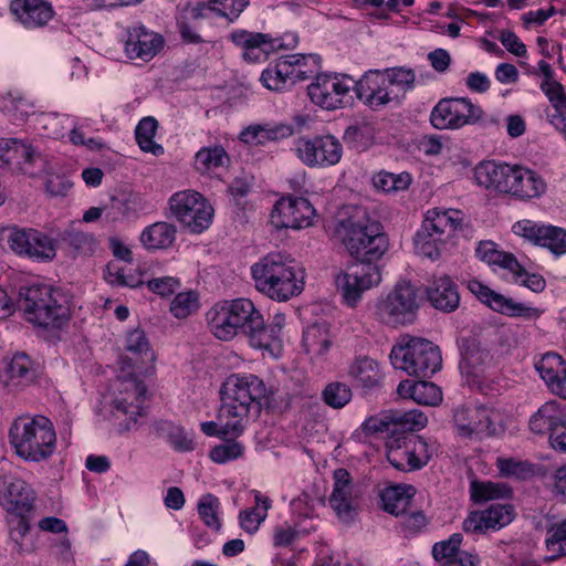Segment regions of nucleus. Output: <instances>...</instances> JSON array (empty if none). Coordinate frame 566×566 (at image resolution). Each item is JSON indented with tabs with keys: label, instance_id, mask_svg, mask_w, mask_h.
<instances>
[{
	"label": "nucleus",
	"instance_id": "48",
	"mask_svg": "<svg viewBox=\"0 0 566 566\" xmlns=\"http://www.w3.org/2000/svg\"><path fill=\"white\" fill-rule=\"evenodd\" d=\"M476 256L488 264L499 265L506 270L518 269V261L512 253L503 252L496 249L492 241L480 242L475 249Z\"/></svg>",
	"mask_w": 566,
	"mask_h": 566
},
{
	"label": "nucleus",
	"instance_id": "40",
	"mask_svg": "<svg viewBox=\"0 0 566 566\" xmlns=\"http://www.w3.org/2000/svg\"><path fill=\"white\" fill-rule=\"evenodd\" d=\"M563 359L558 354L546 353L535 363V368L541 378L547 384L552 391L557 395L562 391V373L565 371Z\"/></svg>",
	"mask_w": 566,
	"mask_h": 566
},
{
	"label": "nucleus",
	"instance_id": "52",
	"mask_svg": "<svg viewBox=\"0 0 566 566\" xmlns=\"http://www.w3.org/2000/svg\"><path fill=\"white\" fill-rule=\"evenodd\" d=\"M219 0H199L185 7V18L190 20L223 18Z\"/></svg>",
	"mask_w": 566,
	"mask_h": 566
},
{
	"label": "nucleus",
	"instance_id": "15",
	"mask_svg": "<svg viewBox=\"0 0 566 566\" xmlns=\"http://www.w3.org/2000/svg\"><path fill=\"white\" fill-rule=\"evenodd\" d=\"M293 151L310 168H327L337 165L343 156V145L334 135L302 136L294 140Z\"/></svg>",
	"mask_w": 566,
	"mask_h": 566
},
{
	"label": "nucleus",
	"instance_id": "46",
	"mask_svg": "<svg viewBox=\"0 0 566 566\" xmlns=\"http://www.w3.org/2000/svg\"><path fill=\"white\" fill-rule=\"evenodd\" d=\"M512 490L505 483L474 480L470 484L471 499L475 503L511 496Z\"/></svg>",
	"mask_w": 566,
	"mask_h": 566
},
{
	"label": "nucleus",
	"instance_id": "42",
	"mask_svg": "<svg viewBox=\"0 0 566 566\" xmlns=\"http://www.w3.org/2000/svg\"><path fill=\"white\" fill-rule=\"evenodd\" d=\"M7 386L20 387L31 384L35 378V370L30 357L25 354H15L6 369Z\"/></svg>",
	"mask_w": 566,
	"mask_h": 566
},
{
	"label": "nucleus",
	"instance_id": "5",
	"mask_svg": "<svg viewBox=\"0 0 566 566\" xmlns=\"http://www.w3.org/2000/svg\"><path fill=\"white\" fill-rule=\"evenodd\" d=\"M19 307L25 321L43 328H61L71 317L66 296L45 283L21 286Z\"/></svg>",
	"mask_w": 566,
	"mask_h": 566
},
{
	"label": "nucleus",
	"instance_id": "13",
	"mask_svg": "<svg viewBox=\"0 0 566 566\" xmlns=\"http://www.w3.org/2000/svg\"><path fill=\"white\" fill-rule=\"evenodd\" d=\"M386 449L389 463L402 472L420 470L432 457V448L419 436L389 437Z\"/></svg>",
	"mask_w": 566,
	"mask_h": 566
},
{
	"label": "nucleus",
	"instance_id": "1",
	"mask_svg": "<svg viewBox=\"0 0 566 566\" xmlns=\"http://www.w3.org/2000/svg\"><path fill=\"white\" fill-rule=\"evenodd\" d=\"M222 405L218 421L222 434L239 437L243 433L251 412L259 415L262 400L269 395L264 381L252 374L230 375L220 388Z\"/></svg>",
	"mask_w": 566,
	"mask_h": 566
},
{
	"label": "nucleus",
	"instance_id": "33",
	"mask_svg": "<svg viewBox=\"0 0 566 566\" xmlns=\"http://www.w3.org/2000/svg\"><path fill=\"white\" fill-rule=\"evenodd\" d=\"M293 134L294 129L291 125L256 124L245 127L240 134V139L245 144L258 146L287 138Z\"/></svg>",
	"mask_w": 566,
	"mask_h": 566
},
{
	"label": "nucleus",
	"instance_id": "30",
	"mask_svg": "<svg viewBox=\"0 0 566 566\" xmlns=\"http://www.w3.org/2000/svg\"><path fill=\"white\" fill-rule=\"evenodd\" d=\"M347 375L355 386L365 391L379 389L384 381L378 363L367 356L355 358L348 366Z\"/></svg>",
	"mask_w": 566,
	"mask_h": 566
},
{
	"label": "nucleus",
	"instance_id": "50",
	"mask_svg": "<svg viewBox=\"0 0 566 566\" xmlns=\"http://www.w3.org/2000/svg\"><path fill=\"white\" fill-rule=\"evenodd\" d=\"M197 509L200 518L207 527L216 531L220 530V501L216 495L211 493L203 494L198 501Z\"/></svg>",
	"mask_w": 566,
	"mask_h": 566
},
{
	"label": "nucleus",
	"instance_id": "20",
	"mask_svg": "<svg viewBox=\"0 0 566 566\" xmlns=\"http://www.w3.org/2000/svg\"><path fill=\"white\" fill-rule=\"evenodd\" d=\"M117 391L113 400L114 415L127 416L123 430L128 431L135 427L137 418L142 416L147 388L142 380L129 377L118 380Z\"/></svg>",
	"mask_w": 566,
	"mask_h": 566
},
{
	"label": "nucleus",
	"instance_id": "61",
	"mask_svg": "<svg viewBox=\"0 0 566 566\" xmlns=\"http://www.w3.org/2000/svg\"><path fill=\"white\" fill-rule=\"evenodd\" d=\"M542 247L549 249L556 255L566 253V230L547 226Z\"/></svg>",
	"mask_w": 566,
	"mask_h": 566
},
{
	"label": "nucleus",
	"instance_id": "10",
	"mask_svg": "<svg viewBox=\"0 0 566 566\" xmlns=\"http://www.w3.org/2000/svg\"><path fill=\"white\" fill-rule=\"evenodd\" d=\"M355 80L340 73H319L307 86L311 101L325 109L333 111L353 103Z\"/></svg>",
	"mask_w": 566,
	"mask_h": 566
},
{
	"label": "nucleus",
	"instance_id": "7",
	"mask_svg": "<svg viewBox=\"0 0 566 566\" xmlns=\"http://www.w3.org/2000/svg\"><path fill=\"white\" fill-rule=\"evenodd\" d=\"M391 365L410 376L429 378L441 368L440 349L432 342L409 337L406 343L394 346L390 353Z\"/></svg>",
	"mask_w": 566,
	"mask_h": 566
},
{
	"label": "nucleus",
	"instance_id": "4",
	"mask_svg": "<svg viewBox=\"0 0 566 566\" xmlns=\"http://www.w3.org/2000/svg\"><path fill=\"white\" fill-rule=\"evenodd\" d=\"M210 332L221 340H230L239 332L243 333L249 344L256 347L264 339L259 334L262 314L249 298H237L214 304L207 312Z\"/></svg>",
	"mask_w": 566,
	"mask_h": 566
},
{
	"label": "nucleus",
	"instance_id": "25",
	"mask_svg": "<svg viewBox=\"0 0 566 566\" xmlns=\"http://www.w3.org/2000/svg\"><path fill=\"white\" fill-rule=\"evenodd\" d=\"M517 165L484 160L474 168V179L480 187L502 195H510Z\"/></svg>",
	"mask_w": 566,
	"mask_h": 566
},
{
	"label": "nucleus",
	"instance_id": "56",
	"mask_svg": "<svg viewBox=\"0 0 566 566\" xmlns=\"http://www.w3.org/2000/svg\"><path fill=\"white\" fill-rule=\"evenodd\" d=\"M198 308V295L191 291L177 294L170 304V312L177 318H186Z\"/></svg>",
	"mask_w": 566,
	"mask_h": 566
},
{
	"label": "nucleus",
	"instance_id": "47",
	"mask_svg": "<svg viewBox=\"0 0 566 566\" xmlns=\"http://www.w3.org/2000/svg\"><path fill=\"white\" fill-rule=\"evenodd\" d=\"M303 345L305 350L313 356L319 357L325 355L331 347L327 327L323 324L308 326L303 334Z\"/></svg>",
	"mask_w": 566,
	"mask_h": 566
},
{
	"label": "nucleus",
	"instance_id": "11",
	"mask_svg": "<svg viewBox=\"0 0 566 566\" xmlns=\"http://www.w3.org/2000/svg\"><path fill=\"white\" fill-rule=\"evenodd\" d=\"M484 112L469 97L441 98L430 114L431 125L440 130H457L482 122Z\"/></svg>",
	"mask_w": 566,
	"mask_h": 566
},
{
	"label": "nucleus",
	"instance_id": "54",
	"mask_svg": "<svg viewBox=\"0 0 566 566\" xmlns=\"http://www.w3.org/2000/svg\"><path fill=\"white\" fill-rule=\"evenodd\" d=\"M126 349L138 356L142 363H153L155 354L151 350L146 334L142 329H134L127 334Z\"/></svg>",
	"mask_w": 566,
	"mask_h": 566
},
{
	"label": "nucleus",
	"instance_id": "6",
	"mask_svg": "<svg viewBox=\"0 0 566 566\" xmlns=\"http://www.w3.org/2000/svg\"><path fill=\"white\" fill-rule=\"evenodd\" d=\"M9 439L15 453L30 462L45 461L56 449L54 426L41 415L17 418L10 426Z\"/></svg>",
	"mask_w": 566,
	"mask_h": 566
},
{
	"label": "nucleus",
	"instance_id": "38",
	"mask_svg": "<svg viewBox=\"0 0 566 566\" xmlns=\"http://www.w3.org/2000/svg\"><path fill=\"white\" fill-rule=\"evenodd\" d=\"M413 495L415 488L407 484L391 485L380 492L384 510L396 516L406 514L410 507Z\"/></svg>",
	"mask_w": 566,
	"mask_h": 566
},
{
	"label": "nucleus",
	"instance_id": "27",
	"mask_svg": "<svg viewBox=\"0 0 566 566\" xmlns=\"http://www.w3.org/2000/svg\"><path fill=\"white\" fill-rule=\"evenodd\" d=\"M333 478L334 488L329 497L331 506L344 523H349L356 514L350 474L346 469L339 468L334 471Z\"/></svg>",
	"mask_w": 566,
	"mask_h": 566
},
{
	"label": "nucleus",
	"instance_id": "9",
	"mask_svg": "<svg viewBox=\"0 0 566 566\" xmlns=\"http://www.w3.org/2000/svg\"><path fill=\"white\" fill-rule=\"evenodd\" d=\"M421 301L422 294L417 285L409 281H399L378 301L377 318L392 327L410 324L416 318Z\"/></svg>",
	"mask_w": 566,
	"mask_h": 566
},
{
	"label": "nucleus",
	"instance_id": "60",
	"mask_svg": "<svg viewBox=\"0 0 566 566\" xmlns=\"http://www.w3.org/2000/svg\"><path fill=\"white\" fill-rule=\"evenodd\" d=\"M269 34L260 32H250L247 30L233 31L230 35L232 42L242 49L243 52H248L258 44H264L265 41L270 40Z\"/></svg>",
	"mask_w": 566,
	"mask_h": 566
},
{
	"label": "nucleus",
	"instance_id": "31",
	"mask_svg": "<svg viewBox=\"0 0 566 566\" xmlns=\"http://www.w3.org/2000/svg\"><path fill=\"white\" fill-rule=\"evenodd\" d=\"M566 419V406L556 400H549L542 405L528 421L530 429L536 434L548 437Z\"/></svg>",
	"mask_w": 566,
	"mask_h": 566
},
{
	"label": "nucleus",
	"instance_id": "17",
	"mask_svg": "<svg viewBox=\"0 0 566 566\" xmlns=\"http://www.w3.org/2000/svg\"><path fill=\"white\" fill-rule=\"evenodd\" d=\"M467 287L491 310L509 317L522 318L524 321H536L544 313L543 308L532 306L527 303L516 302L511 297H506L505 295L491 290L489 286L475 279L469 280L467 282Z\"/></svg>",
	"mask_w": 566,
	"mask_h": 566
},
{
	"label": "nucleus",
	"instance_id": "51",
	"mask_svg": "<svg viewBox=\"0 0 566 566\" xmlns=\"http://www.w3.org/2000/svg\"><path fill=\"white\" fill-rule=\"evenodd\" d=\"M353 397L352 388L340 381H332L322 391V400L333 409L344 408Z\"/></svg>",
	"mask_w": 566,
	"mask_h": 566
},
{
	"label": "nucleus",
	"instance_id": "49",
	"mask_svg": "<svg viewBox=\"0 0 566 566\" xmlns=\"http://www.w3.org/2000/svg\"><path fill=\"white\" fill-rule=\"evenodd\" d=\"M545 545L551 556L549 560L566 556V517L553 523L546 531Z\"/></svg>",
	"mask_w": 566,
	"mask_h": 566
},
{
	"label": "nucleus",
	"instance_id": "64",
	"mask_svg": "<svg viewBox=\"0 0 566 566\" xmlns=\"http://www.w3.org/2000/svg\"><path fill=\"white\" fill-rule=\"evenodd\" d=\"M264 520L265 512L260 511L258 506L241 511L239 514L240 525L249 534L255 533Z\"/></svg>",
	"mask_w": 566,
	"mask_h": 566
},
{
	"label": "nucleus",
	"instance_id": "21",
	"mask_svg": "<svg viewBox=\"0 0 566 566\" xmlns=\"http://www.w3.org/2000/svg\"><path fill=\"white\" fill-rule=\"evenodd\" d=\"M314 216L315 209L308 199L289 197L275 203L271 212V222L279 229H302L312 224Z\"/></svg>",
	"mask_w": 566,
	"mask_h": 566
},
{
	"label": "nucleus",
	"instance_id": "26",
	"mask_svg": "<svg viewBox=\"0 0 566 566\" xmlns=\"http://www.w3.org/2000/svg\"><path fill=\"white\" fill-rule=\"evenodd\" d=\"M354 94L371 108H377L391 101L388 77L379 70H369L355 80Z\"/></svg>",
	"mask_w": 566,
	"mask_h": 566
},
{
	"label": "nucleus",
	"instance_id": "55",
	"mask_svg": "<svg viewBox=\"0 0 566 566\" xmlns=\"http://www.w3.org/2000/svg\"><path fill=\"white\" fill-rule=\"evenodd\" d=\"M285 323V316L283 314H276L274 316L273 323L266 325L264 318L262 317V326L260 327L259 334L264 337L261 340L262 344H256L258 349H270L272 350L276 347L281 342V331Z\"/></svg>",
	"mask_w": 566,
	"mask_h": 566
},
{
	"label": "nucleus",
	"instance_id": "18",
	"mask_svg": "<svg viewBox=\"0 0 566 566\" xmlns=\"http://www.w3.org/2000/svg\"><path fill=\"white\" fill-rule=\"evenodd\" d=\"M427 422V416L418 409H391L377 418H369L364 423V429L370 433L380 432L397 437L407 431L420 430L426 427Z\"/></svg>",
	"mask_w": 566,
	"mask_h": 566
},
{
	"label": "nucleus",
	"instance_id": "63",
	"mask_svg": "<svg viewBox=\"0 0 566 566\" xmlns=\"http://www.w3.org/2000/svg\"><path fill=\"white\" fill-rule=\"evenodd\" d=\"M168 441L171 447L181 452L192 451L195 449V441L191 433L185 431L184 428L169 426Z\"/></svg>",
	"mask_w": 566,
	"mask_h": 566
},
{
	"label": "nucleus",
	"instance_id": "28",
	"mask_svg": "<svg viewBox=\"0 0 566 566\" xmlns=\"http://www.w3.org/2000/svg\"><path fill=\"white\" fill-rule=\"evenodd\" d=\"M10 11L27 29L43 28L54 15L51 3L44 0H12Z\"/></svg>",
	"mask_w": 566,
	"mask_h": 566
},
{
	"label": "nucleus",
	"instance_id": "14",
	"mask_svg": "<svg viewBox=\"0 0 566 566\" xmlns=\"http://www.w3.org/2000/svg\"><path fill=\"white\" fill-rule=\"evenodd\" d=\"M11 251L20 256L49 262L56 256L55 241L48 234L32 228H8L0 232Z\"/></svg>",
	"mask_w": 566,
	"mask_h": 566
},
{
	"label": "nucleus",
	"instance_id": "24",
	"mask_svg": "<svg viewBox=\"0 0 566 566\" xmlns=\"http://www.w3.org/2000/svg\"><path fill=\"white\" fill-rule=\"evenodd\" d=\"M163 35L144 25H135L127 29L124 42V52L129 60H153L164 48Z\"/></svg>",
	"mask_w": 566,
	"mask_h": 566
},
{
	"label": "nucleus",
	"instance_id": "2",
	"mask_svg": "<svg viewBox=\"0 0 566 566\" xmlns=\"http://www.w3.org/2000/svg\"><path fill=\"white\" fill-rule=\"evenodd\" d=\"M255 289L268 297L283 302L304 290V269L291 256L271 252L251 266Z\"/></svg>",
	"mask_w": 566,
	"mask_h": 566
},
{
	"label": "nucleus",
	"instance_id": "23",
	"mask_svg": "<svg viewBox=\"0 0 566 566\" xmlns=\"http://www.w3.org/2000/svg\"><path fill=\"white\" fill-rule=\"evenodd\" d=\"M0 161L6 166H18L25 174L35 175L31 167L38 171L45 169V160L40 151L17 138L0 139Z\"/></svg>",
	"mask_w": 566,
	"mask_h": 566
},
{
	"label": "nucleus",
	"instance_id": "35",
	"mask_svg": "<svg viewBox=\"0 0 566 566\" xmlns=\"http://www.w3.org/2000/svg\"><path fill=\"white\" fill-rule=\"evenodd\" d=\"M34 499V492L25 481L13 479L7 486L2 505L8 512L23 515L32 509Z\"/></svg>",
	"mask_w": 566,
	"mask_h": 566
},
{
	"label": "nucleus",
	"instance_id": "39",
	"mask_svg": "<svg viewBox=\"0 0 566 566\" xmlns=\"http://www.w3.org/2000/svg\"><path fill=\"white\" fill-rule=\"evenodd\" d=\"M290 66L289 72L293 84L316 77L321 70V57L317 54H289L283 56Z\"/></svg>",
	"mask_w": 566,
	"mask_h": 566
},
{
	"label": "nucleus",
	"instance_id": "29",
	"mask_svg": "<svg viewBox=\"0 0 566 566\" xmlns=\"http://www.w3.org/2000/svg\"><path fill=\"white\" fill-rule=\"evenodd\" d=\"M460 533L452 534L448 539L432 546V556L440 566H476L478 556L460 548L462 543Z\"/></svg>",
	"mask_w": 566,
	"mask_h": 566
},
{
	"label": "nucleus",
	"instance_id": "41",
	"mask_svg": "<svg viewBox=\"0 0 566 566\" xmlns=\"http://www.w3.org/2000/svg\"><path fill=\"white\" fill-rule=\"evenodd\" d=\"M176 239L175 226L167 222H156L145 228L140 234L142 244L148 250L169 248Z\"/></svg>",
	"mask_w": 566,
	"mask_h": 566
},
{
	"label": "nucleus",
	"instance_id": "45",
	"mask_svg": "<svg viewBox=\"0 0 566 566\" xmlns=\"http://www.w3.org/2000/svg\"><path fill=\"white\" fill-rule=\"evenodd\" d=\"M289 67L282 56L274 65H270L262 72L260 81L271 91L287 90L294 85L290 76Z\"/></svg>",
	"mask_w": 566,
	"mask_h": 566
},
{
	"label": "nucleus",
	"instance_id": "59",
	"mask_svg": "<svg viewBox=\"0 0 566 566\" xmlns=\"http://www.w3.org/2000/svg\"><path fill=\"white\" fill-rule=\"evenodd\" d=\"M486 522L491 530H499L507 525L513 520V507L511 505H491L484 510Z\"/></svg>",
	"mask_w": 566,
	"mask_h": 566
},
{
	"label": "nucleus",
	"instance_id": "19",
	"mask_svg": "<svg viewBox=\"0 0 566 566\" xmlns=\"http://www.w3.org/2000/svg\"><path fill=\"white\" fill-rule=\"evenodd\" d=\"M496 413L485 406H461L454 410L453 420L460 436L482 439L496 433Z\"/></svg>",
	"mask_w": 566,
	"mask_h": 566
},
{
	"label": "nucleus",
	"instance_id": "43",
	"mask_svg": "<svg viewBox=\"0 0 566 566\" xmlns=\"http://www.w3.org/2000/svg\"><path fill=\"white\" fill-rule=\"evenodd\" d=\"M230 157L221 145L202 147L195 156V168L200 174H209L212 170L229 164Z\"/></svg>",
	"mask_w": 566,
	"mask_h": 566
},
{
	"label": "nucleus",
	"instance_id": "3",
	"mask_svg": "<svg viewBox=\"0 0 566 566\" xmlns=\"http://www.w3.org/2000/svg\"><path fill=\"white\" fill-rule=\"evenodd\" d=\"M336 232L356 263L377 264L389 248L382 224L365 209L339 221Z\"/></svg>",
	"mask_w": 566,
	"mask_h": 566
},
{
	"label": "nucleus",
	"instance_id": "37",
	"mask_svg": "<svg viewBox=\"0 0 566 566\" xmlns=\"http://www.w3.org/2000/svg\"><path fill=\"white\" fill-rule=\"evenodd\" d=\"M57 240L70 249L74 258L92 255L98 248V241L93 233L84 232L72 226L61 231Z\"/></svg>",
	"mask_w": 566,
	"mask_h": 566
},
{
	"label": "nucleus",
	"instance_id": "32",
	"mask_svg": "<svg viewBox=\"0 0 566 566\" xmlns=\"http://www.w3.org/2000/svg\"><path fill=\"white\" fill-rule=\"evenodd\" d=\"M427 296L431 305L442 312H453L460 305L458 286L449 276L434 279L427 287Z\"/></svg>",
	"mask_w": 566,
	"mask_h": 566
},
{
	"label": "nucleus",
	"instance_id": "57",
	"mask_svg": "<svg viewBox=\"0 0 566 566\" xmlns=\"http://www.w3.org/2000/svg\"><path fill=\"white\" fill-rule=\"evenodd\" d=\"M547 226L539 224L532 220H521L513 226V232L533 242L534 244L541 245L544 241Z\"/></svg>",
	"mask_w": 566,
	"mask_h": 566
},
{
	"label": "nucleus",
	"instance_id": "8",
	"mask_svg": "<svg viewBox=\"0 0 566 566\" xmlns=\"http://www.w3.org/2000/svg\"><path fill=\"white\" fill-rule=\"evenodd\" d=\"M461 212L458 210H428L415 237L417 252L430 260L439 259L442 247L461 227Z\"/></svg>",
	"mask_w": 566,
	"mask_h": 566
},
{
	"label": "nucleus",
	"instance_id": "58",
	"mask_svg": "<svg viewBox=\"0 0 566 566\" xmlns=\"http://www.w3.org/2000/svg\"><path fill=\"white\" fill-rule=\"evenodd\" d=\"M243 446L235 440H227L224 443L216 446L210 451V459L219 464L240 458L243 453Z\"/></svg>",
	"mask_w": 566,
	"mask_h": 566
},
{
	"label": "nucleus",
	"instance_id": "53",
	"mask_svg": "<svg viewBox=\"0 0 566 566\" xmlns=\"http://www.w3.org/2000/svg\"><path fill=\"white\" fill-rule=\"evenodd\" d=\"M411 184V177L408 172L398 175L381 171L373 177V185L376 189L384 192L406 190Z\"/></svg>",
	"mask_w": 566,
	"mask_h": 566
},
{
	"label": "nucleus",
	"instance_id": "12",
	"mask_svg": "<svg viewBox=\"0 0 566 566\" xmlns=\"http://www.w3.org/2000/svg\"><path fill=\"white\" fill-rule=\"evenodd\" d=\"M172 216L192 233L207 230L213 218V208L206 198L195 190L174 193L169 199Z\"/></svg>",
	"mask_w": 566,
	"mask_h": 566
},
{
	"label": "nucleus",
	"instance_id": "62",
	"mask_svg": "<svg viewBox=\"0 0 566 566\" xmlns=\"http://www.w3.org/2000/svg\"><path fill=\"white\" fill-rule=\"evenodd\" d=\"M388 77V86H398L401 91H408L413 87L416 75L410 69L395 67L384 72Z\"/></svg>",
	"mask_w": 566,
	"mask_h": 566
},
{
	"label": "nucleus",
	"instance_id": "34",
	"mask_svg": "<svg viewBox=\"0 0 566 566\" xmlns=\"http://www.w3.org/2000/svg\"><path fill=\"white\" fill-rule=\"evenodd\" d=\"M546 190V184L535 171L516 166L512 181L511 196L528 200L541 197Z\"/></svg>",
	"mask_w": 566,
	"mask_h": 566
},
{
	"label": "nucleus",
	"instance_id": "36",
	"mask_svg": "<svg viewBox=\"0 0 566 566\" xmlns=\"http://www.w3.org/2000/svg\"><path fill=\"white\" fill-rule=\"evenodd\" d=\"M397 392L402 398H410L419 405L438 406L442 401V391L430 381L403 380L398 385Z\"/></svg>",
	"mask_w": 566,
	"mask_h": 566
},
{
	"label": "nucleus",
	"instance_id": "44",
	"mask_svg": "<svg viewBox=\"0 0 566 566\" xmlns=\"http://www.w3.org/2000/svg\"><path fill=\"white\" fill-rule=\"evenodd\" d=\"M157 128L158 122L151 116L142 118L135 128V138L140 149L154 156L164 154V147L154 140Z\"/></svg>",
	"mask_w": 566,
	"mask_h": 566
},
{
	"label": "nucleus",
	"instance_id": "16",
	"mask_svg": "<svg viewBox=\"0 0 566 566\" xmlns=\"http://www.w3.org/2000/svg\"><path fill=\"white\" fill-rule=\"evenodd\" d=\"M381 281L380 268L373 263H355L339 273L335 284L346 305L355 307L367 290Z\"/></svg>",
	"mask_w": 566,
	"mask_h": 566
},
{
	"label": "nucleus",
	"instance_id": "22",
	"mask_svg": "<svg viewBox=\"0 0 566 566\" xmlns=\"http://www.w3.org/2000/svg\"><path fill=\"white\" fill-rule=\"evenodd\" d=\"M469 386L484 395L492 391V356L490 352L472 345L467 348L460 365Z\"/></svg>",
	"mask_w": 566,
	"mask_h": 566
}]
</instances>
